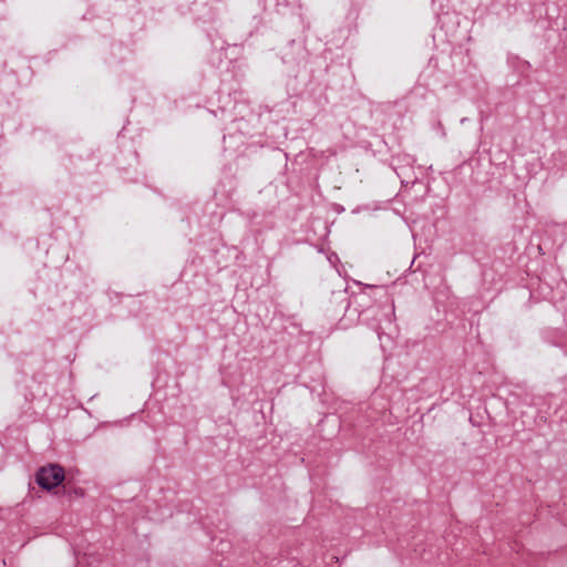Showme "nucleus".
Segmentation results:
<instances>
[{"label":"nucleus","instance_id":"obj_1","mask_svg":"<svg viewBox=\"0 0 567 567\" xmlns=\"http://www.w3.org/2000/svg\"><path fill=\"white\" fill-rule=\"evenodd\" d=\"M63 480L64 470L54 464L40 468L37 474L38 484L45 489L58 486Z\"/></svg>","mask_w":567,"mask_h":567}]
</instances>
